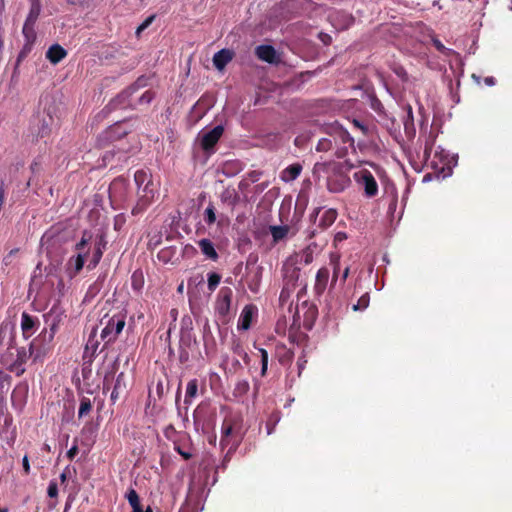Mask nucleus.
Instances as JSON below:
<instances>
[{"mask_svg":"<svg viewBox=\"0 0 512 512\" xmlns=\"http://www.w3.org/2000/svg\"><path fill=\"white\" fill-rule=\"evenodd\" d=\"M312 173L315 179H325L326 187L332 193L343 192L351 184L350 177L344 169V164L340 162H316Z\"/></svg>","mask_w":512,"mask_h":512,"instance_id":"f257e3e1","label":"nucleus"},{"mask_svg":"<svg viewBox=\"0 0 512 512\" xmlns=\"http://www.w3.org/2000/svg\"><path fill=\"white\" fill-rule=\"evenodd\" d=\"M134 181L137 186L138 200L132 209V214L138 215L145 211L152 203L157 193V188L152 180V175L143 169L135 172Z\"/></svg>","mask_w":512,"mask_h":512,"instance_id":"f03ea898","label":"nucleus"},{"mask_svg":"<svg viewBox=\"0 0 512 512\" xmlns=\"http://www.w3.org/2000/svg\"><path fill=\"white\" fill-rule=\"evenodd\" d=\"M244 434L243 419L240 415L225 417L221 426V447H229L228 454L235 452L241 444Z\"/></svg>","mask_w":512,"mask_h":512,"instance_id":"7ed1b4c3","label":"nucleus"},{"mask_svg":"<svg viewBox=\"0 0 512 512\" xmlns=\"http://www.w3.org/2000/svg\"><path fill=\"white\" fill-rule=\"evenodd\" d=\"M48 354V347L40 345L35 339H33L29 345V348L21 347L17 349L16 359L8 365V370L15 373L17 376H21L25 372L24 365L32 358L34 362L44 358Z\"/></svg>","mask_w":512,"mask_h":512,"instance_id":"20e7f679","label":"nucleus"},{"mask_svg":"<svg viewBox=\"0 0 512 512\" xmlns=\"http://www.w3.org/2000/svg\"><path fill=\"white\" fill-rule=\"evenodd\" d=\"M125 319L126 317L123 314L113 315L108 319L105 327L101 331V339L105 341L106 345L113 343L117 339L125 327Z\"/></svg>","mask_w":512,"mask_h":512,"instance_id":"39448f33","label":"nucleus"},{"mask_svg":"<svg viewBox=\"0 0 512 512\" xmlns=\"http://www.w3.org/2000/svg\"><path fill=\"white\" fill-rule=\"evenodd\" d=\"M355 182L362 187L364 196L374 198L378 195V183L368 169H361L353 174Z\"/></svg>","mask_w":512,"mask_h":512,"instance_id":"423d86ee","label":"nucleus"},{"mask_svg":"<svg viewBox=\"0 0 512 512\" xmlns=\"http://www.w3.org/2000/svg\"><path fill=\"white\" fill-rule=\"evenodd\" d=\"M128 133L129 130L124 127L123 123L117 122L108 127L103 133L99 135L98 144L100 147H105L109 143L123 138Z\"/></svg>","mask_w":512,"mask_h":512,"instance_id":"0eeeda50","label":"nucleus"},{"mask_svg":"<svg viewBox=\"0 0 512 512\" xmlns=\"http://www.w3.org/2000/svg\"><path fill=\"white\" fill-rule=\"evenodd\" d=\"M300 272L301 270L297 266L296 261L289 258L282 266L283 284L296 288Z\"/></svg>","mask_w":512,"mask_h":512,"instance_id":"6e6552de","label":"nucleus"},{"mask_svg":"<svg viewBox=\"0 0 512 512\" xmlns=\"http://www.w3.org/2000/svg\"><path fill=\"white\" fill-rule=\"evenodd\" d=\"M233 297V291L229 287H222L219 291L218 298L216 301V311L222 316L226 317L230 312L231 302Z\"/></svg>","mask_w":512,"mask_h":512,"instance_id":"1a4fd4ad","label":"nucleus"},{"mask_svg":"<svg viewBox=\"0 0 512 512\" xmlns=\"http://www.w3.org/2000/svg\"><path fill=\"white\" fill-rule=\"evenodd\" d=\"M223 133L224 128L222 125H217L210 131L203 133L200 139L201 148L204 151L212 150L220 140Z\"/></svg>","mask_w":512,"mask_h":512,"instance_id":"9d476101","label":"nucleus"},{"mask_svg":"<svg viewBox=\"0 0 512 512\" xmlns=\"http://www.w3.org/2000/svg\"><path fill=\"white\" fill-rule=\"evenodd\" d=\"M127 393V381L126 375L124 372H120L114 382L112 392L110 395V401L112 404H115L120 397L124 396Z\"/></svg>","mask_w":512,"mask_h":512,"instance_id":"9b49d317","label":"nucleus"},{"mask_svg":"<svg viewBox=\"0 0 512 512\" xmlns=\"http://www.w3.org/2000/svg\"><path fill=\"white\" fill-rule=\"evenodd\" d=\"M174 450L179 453L185 460L192 458V444L188 434H183L179 440H175L173 444Z\"/></svg>","mask_w":512,"mask_h":512,"instance_id":"f8f14e48","label":"nucleus"},{"mask_svg":"<svg viewBox=\"0 0 512 512\" xmlns=\"http://www.w3.org/2000/svg\"><path fill=\"white\" fill-rule=\"evenodd\" d=\"M38 325H39V320L36 317L30 315L27 312L22 313L21 329H22L24 338L28 339L29 337H31L35 333Z\"/></svg>","mask_w":512,"mask_h":512,"instance_id":"ddd939ff","label":"nucleus"},{"mask_svg":"<svg viewBox=\"0 0 512 512\" xmlns=\"http://www.w3.org/2000/svg\"><path fill=\"white\" fill-rule=\"evenodd\" d=\"M257 312V308L253 304H248L244 306L239 320H238V329L239 330H248L251 327L252 319Z\"/></svg>","mask_w":512,"mask_h":512,"instance_id":"4468645a","label":"nucleus"},{"mask_svg":"<svg viewBox=\"0 0 512 512\" xmlns=\"http://www.w3.org/2000/svg\"><path fill=\"white\" fill-rule=\"evenodd\" d=\"M59 325L54 322H49V330L44 329L36 338H34L40 345L48 347V352L52 348V341L58 330Z\"/></svg>","mask_w":512,"mask_h":512,"instance_id":"2eb2a0df","label":"nucleus"},{"mask_svg":"<svg viewBox=\"0 0 512 512\" xmlns=\"http://www.w3.org/2000/svg\"><path fill=\"white\" fill-rule=\"evenodd\" d=\"M255 55L258 59L267 63H277L276 50L271 45H259L255 49Z\"/></svg>","mask_w":512,"mask_h":512,"instance_id":"dca6fc26","label":"nucleus"},{"mask_svg":"<svg viewBox=\"0 0 512 512\" xmlns=\"http://www.w3.org/2000/svg\"><path fill=\"white\" fill-rule=\"evenodd\" d=\"M86 256L87 253H78L76 256L69 258L67 262V271L70 277L76 276L83 269Z\"/></svg>","mask_w":512,"mask_h":512,"instance_id":"f3484780","label":"nucleus"},{"mask_svg":"<svg viewBox=\"0 0 512 512\" xmlns=\"http://www.w3.org/2000/svg\"><path fill=\"white\" fill-rule=\"evenodd\" d=\"M67 54V51L61 45L53 44L48 48L46 52V58L50 61V63L56 65L61 62L67 56Z\"/></svg>","mask_w":512,"mask_h":512,"instance_id":"a211bd4d","label":"nucleus"},{"mask_svg":"<svg viewBox=\"0 0 512 512\" xmlns=\"http://www.w3.org/2000/svg\"><path fill=\"white\" fill-rule=\"evenodd\" d=\"M233 58V52L229 49H222L214 54L213 64L218 70H222Z\"/></svg>","mask_w":512,"mask_h":512,"instance_id":"6ab92c4d","label":"nucleus"},{"mask_svg":"<svg viewBox=\"0 0 512 512\" xmlns=\"http://www.w3.org/2000/svg\"><path fill=\"white\" fill-rule=\"evenodd\" d=\"M329 280V270L326 267H322L317 271L314 290L317 294H322Z\"/></svg>","mask_w":512,"mask_h":512,"instance_id":"aec40b11","label":"nucleus"},{"mask_svg":"<svg viewBox=\"0 0 512 512\" xmlns=\"http://www.w3.org/2000/svg\"><path fill=\"white\" fill-rule=\"evenodd\" d=\"M28 393V387L27 386H17L14 388L11 400L14 407L18 409H22L25 402H26V396Z\"/></svg>","mask_w":512,"mask_h":512,"instance_id":"412c9836","label":"nucleus"},{"mask_svg":"<svg viewBox=\"0 0 512 512\" xmlns=\"http://www.w3.org/2000/svg\"><path fill=\"white\" fill-rule=\"evenodd\" d=\"M198 246L201 252L210 260L216 261L219 258V255L212 243L209 239H201L198 241Z\"/></svg>","mask_w":512,"mask_h":512,"instance_id":"4be33fe9","label":"nucleus"},{"mask_svg":"<svg viewBox=\"0 0 512 512\" xmlns=\"http://www.w3.org/2000/svg\"><path fill=\"white\" fill-rule=\"evenodd\" d=\"M335 142L340 141L342 144H348L350 147L354 146V139L350 133L342 127L333 128V134H331Z\"/></svg>","mask_w":512,"mask_h":512,"instance_id":"5701e85b","label":"nucleus"},{"mask_svg":"<svg viewBox=\"0 0 512 512\" xmlns=\"http://www.w3.org/2000/svg\"><path fill=\"white\" fill-rule=\"evenodd\" d=\"M337 216H338V213H337L336 209L330 208V209L323 211V213L320 217L318 226L323 230L327 229L335 222V220L337 219Z\"/></svg>","mask_w":512,"mask_h":512,"instance_id":"b1692460","label":"nucleus"},{"mask_svg":"<svg viewBox=\"0 0 512 512\" xmlns=\"http://www.w3.org/2000/svg\"><path fill=\"white\" fill-rule=\"evenodd\" d=\"M302 171V165L294 163L285 168L281 173V179L285 182L295 180Z\"/></svg>","mask_w":512,"mask_h":512,"instance_id":"393cba45","label":"nucleus"},{"mask_svg":"<svg viewBox=\"0 0 512 512\" xmlns=\"http://www.w3.org/2000/svg\"><path fill=\"white\" fill-rule=\"evenodd\" d=\"M41 12L40 0H31L30 10L25 23L35 24Z\"/></svg>","mask_w":512,"mask_h":512,"instance_id":"a878e982","label":"nucleus"},{"mask_svg":"<svg viewBox=\"0 0 512 512\" xmlns=\"http://www.w3.org/2000/svg\"><path fill=\"white\" fill-rule=\"evenodd\" d=\"M319 251V247L315 242L307 245L301 252L305 264H310L314 259V254Z\"/></svg>","mask_w":512,"mask_h":512,"instance_id":"bb28decb","label":"nucleus"},{"mask_svg":"<svg viewBox=\"0 0 512 512\" xmlns=\"http://www.w3.org/2000/svg\"><path fill=\"white\" fill-rule=\"evenodd\" d=\"M249 389V382L245 379H240L235 384V387L233 389V396L235 398H242L249 392Z\"/></svg>","mask_w":512,"mask_h":512,"instance_id":"cd10ccee","label":"nucleus"},{"mask_svg":"<svg viewBox=\"0 0 512 512\" xmlns=\"http://www.w3.org/2000/svg\"><path fill=\"white\" fill-rule=\"evenodd\" d=\"M270 232H271V235H272V238H273V242L275 243H278L279 241H281L282 239H284L288 232H289V227L284 225V226H270Z\"/></svg>","mask_w":512,"mask_h":512,"instance_id":"c85d7f7f","label":"nucleus"},{"mask_svg":"<svg viewBox=\"0 0 512 512\" xmlns=\"http://www.w3.org/2000/svg\"><path fill=\"white\" fill-rule=\"evenodd\" d=\"M35 24L24 23L22 33L26 40V45H32L36 40Z\"/></svg>","mask_w":512,"mask_h":512,"instance_id":"c756f323","label":"nucleus"},{"mask_svg":"<svg viewBox=\"0 0 512 512\" xmlns=\"http://www.w3.org/2000/svg\"><path fill=\"white\" fill-rule=\"evenodd\" d=\"M197 391H198V380L197 379L190 380L187 383L184 402L186 404L190 403L191 399L197 395Z\"/></svg>","mask_w":512,"mask_h":512,"instance_id":"7c9ffc66","label":"nucleus"},{"mask_svg":"<svg viewBox=\"0 0 512 512\" xmlns=\"http://www.w3.org/2000/svg\"><path fill=\"white\" fill-rule=\"evenodd\" d=\"M64 318L63 312L59 311L56 307H52L47 315H45L46 323L54 322L60 325Z\"/></svg>","mask_w":512,"mask_h":512,"instance_id":"2f4dec72","label":"nucleus"},{"mask_svg":"<svg viewBox=\"0 0 512 512\" xmlns=\"http://www.w3.org/2000/svg\"><path fill=\"white\" fill-rule=\"evenodd\" d=\"M91 238H92V234L89 231L85 230L82 233V237H81L80 241L76 243L75 250L78 253H87L88 254V251L84 252V249L90 242Z\"/></svg>","mask_w":512,"mask_h":512,"instance_id":"473e14b6","label":"nucleus"},{"mask_svg":"<svg viewBox=\"0 0 512 512\" xmlns=\"http://www.w3.org/2000/svg\"><path fill=\"white\" fill-rule=\"evenodd\" d=\"M11 377L0 370V392L6 387L8 389ZM0 415H3V397L0 396Z\"/></svg>","mask_w":512,"mask_h":512,"instance_id":"72a5a7b5","label":"nucleus"},{"mask_svg":"<svg viewBox=\"0 0 512 512\" xmlns=\"http://www.w3.org/2000/svg\"><path fill=\"white\" fill-rule=\"evenodd\" d=\"M98 341L94 339V336L90 335L87 344L85 346L84 358L87 357V354L90 352V361L95 356V353L98 348Z\"/></svg>","mask_w":512,"mask_h":512,"instance_id":"f704fd0d","label":"nucleus"},{"mask_svg":"<svg viewBox=\"0 0 512 512\" xmlns=\"http://www.w3.org/2000/svg\"><path fill=\"white\" fill-rule=\"evenodd\" d=\"M257 349L260 353V358H261L260 375H261V377H265L267 375V370H268V359H269L268 352L264 348H257Z\"/></svg>","mask_w":512,"mask_h":512,"instance_id":"c9c22d12","label":"nucleus"},{"mask_svg":"<svg viewBox=\"0 0 512 512\" xmlns=\"http://www.w3.org/2000/svg\"><path fill=\"white\" fill-rule=\"evenodd\" d=\"M163 433H164V436L166 437V439L171 441L173 444H174L175 440H179V438L184 434V433L176 431V429L174 428L173 425H168L164 429Z\"/></svg>","mask_w":512,"mask_h":512,"instance_id":"e433bc0d","label":"nucleus"},{"mask_svg":"<svg viewBox=\"0 0 512 512\" xmlns=\"http://www.w3.org/2000/svg\"><path fill=\"white\" fill-rule=\"evenodd\" d=\"M143 284H144V280H143L142 272L135 271L131 277V286H132L133 290L140 291L143 287Z\"/></svg>","mask_w":512,"mask_h":512,"instance_id":"4c0bfd02","label":"nucleus"},{"mask_svg":"<svg viewBox=\"0 0 512 512\" xmlns=\"http://www.w3.org/2000/svg\"><path fill=\"white\" fill-rule=\"evenodd\" d=\"M204 221L207 225H212L216 221L215 207L212 203H209L204 211Z\"/></svg>","mask_w":512,"mask_h":512,"instance_id":"58836bf2","label":"nucleus"},{"mask_svg":"<svg viewBox=\"0 0 512 512\" xmlns=\"http://www.w3.org/2000/svg\"><path fill=\"white\" fill-rule=\"evenodd\" d=\"M330 263L333 266V277L332 283H335L338 277V273L340 270V256L338 254L332 253L330 255Z\"/></svg>","mask_w":512,"mask_h":512,"instance_id":"ea45409f","label":"nucleus"},{"mask_svg":"<svg viewBox=\"0 0 512 512\" xmlns=\"http://www.w3.org/2000/svg\"><path fill=\"white\" fill-rule=\"evenodd\" d=\"M332 148L333 140L330 138H321L316 145V151L318 152H328Z\"/></svg>","mask_w":512,"mask_h":512,"instance_id":"a19ab883","label":"nucleus"},{"mask_svg":"<svg viewBox=\"0 0 512 512\" xmlns=\"http://www.w3.org/2000/svg\"><path fill=\"white\" fill-rule=\"evenodd\" d=\"M103 253L104 252L101 251L99 247H94L92 257L88 264L89 269H94L99 264L103 256Z\"/></svg>","mask_w":512,"mask_h":512,"instance_id":"79ce46f5","label":"nucleus"},{"mask_svg":"<svg viewBox=\"0 0 512 512\" xmlns=\"http://www.w3.org/2000/svg\"><path fill=\"white\" fill-rule=\"evenodd\" d=\"M92 409V404L89 398L83 397L80 401V407L78 411V416L81 418L87 415Z\"/></svg>","mask_w":512,"mask_h":512,"instance_id":"37998d69","label":"nucleus"},{"mask_svg":"<svg viewBox=\"0 0 512 512\" xmlns=\"http://www.w3.org/2000/svg\"><path fill=\"white\" fill-rule=\"evenodd\" d=\"M221 281V275L215 272L208 274V289L210 292L215 291Z\"/></svg>","mask_w":512,"mask_h":512,"instance_id":"c03bdc74","label":"nucleus"},{"mask_svg":"<svg viewBox=\"0 0 512 512\" xmlns=\"http://www.w3.org/2000/svg\"><path fill=\"white\" fill-rule=\"evenodd\" d=\"M369 302H370L369 293H365L358 299L357 304L353 305V310L358 311V310L366 309L369 306Z\"/></svg>","mask_w":512,"mask_h":512,"instance_id":"a18cd8bd","label":"nucleus"},{"mask_svg":"<svg viewBox=\"0 0 512 512\" xmlns=\"http://www.w3.org/2000/svg\"><path fill=\"white\" fill-rule=\"evenodd\" d=\"M126 498L130 504V506L132 508L134 507H137L139 506L141 503H140V498H139V495L138 493L136 492V490L134 489H130L127 494H126Z\"/></svg>","mask_w":512,"mask_h":512,"instance_id":"49530a36","label":"nucleus"},{"mask_svg":"<svg viewBox=\"0 0 512 512\" xmlns=\"http://www.w3.org/2000/svg\"><path fill=\"white\" fill-rule=\"evenodd\" d=\"M294 290L295 288L283 284L282 290L279 295V301L282 304L286 303Z\"/></svg>","mask_w":512,"mask_h":512,"instance_id":"de8ad7c7","label":"nucleus"},{"mask_svg":"<svg viewBox=\"0 0 512 512\" xmlns=\"http://www.w3.org/2000/svg\"><path fill=\"white\" fill-rule=\"evenodd\" d=\"M116 366V364H114V367ZM114 372H115V368L110 371V372H107L104 376V379H103V392H107L110 390V385L114 379Z\"/></svg>","mask_w":512,"mask_h":512,"instance_id":"09e8293b","label":"nucleus"},{"mask_svg":"<svg viewBox=\"0 0 512 512\" xmlns=\"http://www.w3.org/2000/svg\"><path fill=\"white\" fill-rule=\"evenodd\" d=\"M432 43L436 50L444 55H450L452 53L451 49L446 48L443 43L436 37L432 38Z\"/></svg>","mask_w":512,"mask_h":512,"instance_id":"8fccbe9b","label":"nucleus"},{"mask_svg":"<svg viewBox=\"0 0 512 512\" xmlns=\"http://www.w3.org/2000/svg\"><path fill=\"white\" fill-rule=\"evenodd\" d=\"M155 97V92L151 91V90H147L145 91L139 98L138 100V103L139 104H150L151 101L154 99Z\"/></svg>","mask_w":512,"mask_h":512,"instance_id":"3c124183","label":"nucleus"},{"mask_svg":"<svg viewBox=\"0 0 512 512\" xmlns=\"http://www.w3.org/2000/svg\"><path fill=\"white\" fill-rule=\"evenodd\" d=\"M154 19L155 15H151L146 18L136 29L137 36H139L146 28H148Z\"/></svg>","mask_w":512,"mask_h":512,"instance_id":"603ef678","label":"nucleus"},{"mask_svg":"<svg viewBox=\"0 0 512 512\" xmlns=\"http://www.w3.org/2000/svg\"><path fill=\"white\" fill-rule=\"evenodd\" d=\"M47 494L50 498H55L58 495V485L56 481L52 480L49 482Z\"/></svg>","mask_w":512,"mask_h":512,"instance_id":"864d4df0","label":"nucleus"},{"mask_svg":"<svg viewBox=\"0 0 512 512\" xmlns=\"http://www.w3.org/2000/svg\"><path fill=\"white\" fill-rule=\"evenodd\" d=\"M277 348H281L285 351L284 355L279 358V362L283 363L285 360L291 361L293 357V353L290 350H287L285 345L277 346Z\"/></svg>","mask_w":512,"mask_h":512,"instance_id":"5fc2aeb1","label":"nucleus"},{"mask_svg":"<svg viewBox=\"0 0 512 512\" xmlns=\"http://www.w3.org/2000/svg\"><path fill=\"white\" fill-rule=\"evenodd\" d=\"M147 78L144 76L139 77L136 82L131 86L133 91L137 90L140 87L146 86Z\"/></svg>","mask_w":512,"mask_h":512,"instance_id":"6e6d98bb","label":"nucleus"},{"mask_svg":"<svg viewBox=\"0 0 512 512\" xmlns=\"http://www.w3.org/2000/svg\"><path fill=\"white\" fill-rule=\"evenodd\" d=\"M8 335V325H0V347L4 344V340Z\"/></svg>","mask_w":512,"mask_h":512,"instance_id":"4d7b16f0","label":"nucleus"},{"mask_svg":"<svg viewBox=\"0 0 512 512\" xmlns=\"http://www.w3.org/2000/svg\"><path fill=\"white\" fill-rule=\"evenodd\" d=\"M94 247H99L100 250L104 252V250L106 249V241H105V238L103 235H100L99 237H97V239L94 243Z\"/></svg>","mask_w":512,"mask_h":512,"instance_id":"13d9d810","label":"nucleus"},{"mask_svg":"<svg viewBox=\"0 0 512 512\" xmlns=\"http://www.w3.org/2000/svg\"><path fill=\"white\" fill-rule=\"evenodd\" d=\"M78 445H77V441L75 440V443L74 445L67 451V457L70 459V460H73L74 457L78 454Z\"/></svg>","mask_w":512,"mask_h":512,"instance_id":"bf43d9fd","label":"nucleus"},{"mask_svg":"<svg viewBox=\"0 0 512 512\" xmlns=\"http://www.w3.org/2000/svg\"><path fill=\"white\" fill-rule=\"evenodd\" d=\"M22 465H23L24 474L29 475L30 474V464H29V459H28L27 455H25L23 457Z\"/></svg>","mask_w":512,"mask_h":512,"instance_id":"052dcab7","label":"nucleus"},{"mask_svg":"<svg viewBox=\"0 0 512 512\" xmlns=\"http://www.w3.org/2000/svg\"><path fill=\"white\" fill-rule=\"evenodd\" d=\"M353 125L355 127H357L358 129H360L364 135H366L368 133V128L365 125H363L359 120L354 119Z\"/></svg>","mask_w":512,"mask_h":512,"instance_id":"680f3d73","label":"nucleus"},{"mask_svg":"<svg viewBox=\"0 0 512 512\" xmlns=\"http://www.w3.org/2000/svg\"><path fill=\"white\" fill-rule=\"evenodd\" d=\"M19 249L18 248H15V249H12L3 259V262L5 265H9V262H8V258H12L13 256H15L17 253H18Z\"/></svg>","mask_w":512,"mask_h":512,"instance_id":"e2e57ef3","label":"nucleus"},{"mask_svg":"<svg viewBox=\"0 0 512 512\" xmlns=\"http://www.w3.org/2000/svg\"><path fill=\"white\" fill-rule=\"evenodd\" d=\"M319 38L325 45H329L332 40L331 36L326 33H320Z\"/></svg>","mask_w":512,"mask_h":512,"instance_id":"0e129e2a","label":"nucleus"},{"mask_svg":"<svg viewBox=\"0 0 512 512\" xmlns=\"http://www.w3.org/2000/svg\"><path fill=\"white\" fill-rule=\"evenodd\" d=\"M408 122H411V124H413V111H412V107L410 105L407 106V120L405 122L406 127H407Z\"/></svg>","mask_w":512,"mask_h":512,"instance_id":"69168bd1","label":"nucleus"},{"mask_svg":"<svg viewBox=\"0 0 512 512\" xmlns=\"http://www.w3.org/2000/svg\"><path fill=\"white\" fill-rule=\"evenodd\" d=\"M170 254V250L169 249H162L159 254H158V257L159 259L163 260V261H167V257L168 255Z\"/></svg>","mask_w":512,"mask_h":512,"instance_id":"338daca9","label":"nucleus"},{"mask_svg":"<svg viewBox=\"0 0 512 512\" xmlns=\"http://www.w3.org/2000/svg\"><path fill=\"white\" fill-rule=\"evenodd\" d=\"M346 154H347V148L346 147L339 148L335 152V155H336L337 158H343V157L346 156Z\"/></svg>","mask_w":512,"mask_h":512,"instance_id":"774afa93","label":"nucleus"}]
</instances>
